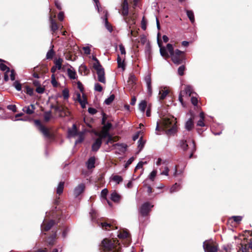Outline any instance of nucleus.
<instances>
[{
  "instance_id": "nucleus-63",
  "label": "nucleus",
  "mask_w": 252,
  "mask_h": 252,
  "mask_svg": "<svg viewBox=\"0 0 252 252\" xmlns=\"http://www.w3.org/2000/svg\"><path fill=\"white\" fill-rule=\"evenodd\" d=\"M119 47V49H120L121 54L125 55L126 51H125V48L124 46L122 44H120Z\"/></svg>"
},
{
  "instance_id": "nucleus-61",
  "label": "nucleus",
  "mask_w": 252,
  "mask_h": 252,
  "mask_svg": "<svg viewBox=\"0 0 252 252\" xmlns=\"http://www.w3.org/2000/svg\"><path fill=\"white\" fill-rule=\"evenodd\" d=\"M83 50L84 51L85 54L87 55L90 54L91 50L89 46H85L83 47Z\"/></svg>"
},
{
  "instance_id": "nucleus-52",
  "label": "nucleus",
  "mask_w": 252,
  "mask_h": 252,
  "mask_svg": "<svg viewBox=\"0 0 252 252\" xmlns=\"http://www.w3.org/2000/svg\"><path fill=\"white\" fill-rule=\"evenodd\" d=\"M115 146H118V147H120V149L123 151V152H124L125 151H126V145L125 144H116L115 145Z\"/></svg>"
},
{
  "instance_id": "nucleus-3",
  "label": "nucleus",
  "mask_w": 252,
  "mask_h": 252,
  "mask_svg": "<svg viewBox=\"0 0 252 252\" xmlns=\"http://www.w3.org/2000/svg\"><path fill=\"white\" fill-rule=\"evenodd\" d=\"M101 244L103 249V252H120V243L117 245L114 243V241L104 239Z\"/></svg>"
},
{
  "instance_id": "nucleus-44",
  "label": "nucleus",
  "mask_w": 252,
  "mask_h": 252,
  "mask_svg": "<svg viewBox=\"0 0 252 252\" xmlns=\"http://www.w3.org/2000/svg\"><path fill=\"white\" fill-rule=\"evenodd\" d=\"M191 147L190 148V150H191V153L189 157V158H192L193 153L196 151V147H195L194 141H191Z\"/></svg>"
},
{
  "instance_id": "nucleus-58",
  "label": "nucleus",
  "mask_w": 252,
  "mask_h": 252,
  "mask_svg": "<svg viewBox=\"0 0 252 252\" xmlns=\"http://www.w3.org/2000/svg\"><path fill=\"white\" fill-rule=\"evenodd\" d=\"M8 109L11 110L13 112L17 111V108L15 105H9L7 106Z\"/></svg>"
},
{
  "instance_id": "nucleus-59",
  "label": "nucleus",
  "mask_w": 252,
  "mask_h": 252,
  "mask_svg": "<svg viewBox=\"0 0 252 252\" xmlns=\"http://www.w3.org/2000/svg\"><path fill=\"white\" fill-rule=\"evenodd\" d=\"M147 40V38H146L145 35L143 34V35L140 36V42L142 44H145L146 43Z\"/></svg>"
},
{
  "instance_id": "nucleus-19",
  "label": "nucleus",
  "mask_w": 252,
  "mask_h": 252,
  "mask_svg": "<svg viewBox=\"0 0 252 252\" xmlns=\"http://www.w3.org/2000/svg\"><path fill=\"white\" fill-rule=\"evenodd\" d=\"M95 158L94 157H92L89 158L86 162V164L88 169H91L94 167Z\"/></svg>"
},
{
  "instance_id": "nucleus-27",
  "label": "nucleus",
  "mask_w": 252,
  "mask_h": 252,
  "mask_svg": "<svg viewBox=\"0 0 252 252\" xmlns=\"http://www.w3.org/2000/svg\"><path fill=\"white\" fill-rule=\"evenodd\" d=\"M194 124L193 119L190 118L185 124V128L188 130H190L193 127Z\"/></svg>"
},
{
  "instance_id": "nucleus-11",
  "label": "nucleus",
  "mask_w": 252,
  "mask_h": 252,
  "mask_svg": "<svg viewBox=\"0 0 252 252\" xmlns=\"http://www.w3.org/2000/svg\"><path fill=\"white\" fill-rule=\"evenodd\" d=\"M144 81L146 84L148 93L150 95H151L152 93V80L150 74H148L145 76Z\"/></svg>"
},
{
  "instance_id": "nucleus-40",
  "label": "nucleus",
  "mask_w": 252,
  "mask_h": 252,
  "mask_svg": "<svg viewBox=\"0 0 252 252\" xmlns=\"http://www.w3.org/2000/svg\"><path fill=\"white\" fill-rule=\"evenodd\" d=\"M81 104L82 108H85L86 107V105L87 103V98L84 96V94L82 95V98L78 101Z\"/></svg>"
},
{
  "instance_id": "nucleus-26",
  "label": "nucleus",
  "mask_w": 252,
  "mask_h": 252,
  "mask_svg": "<svg viewBox=\"0 0 252 252\" xmlns=\"http://www.w3.org/2000/svg\"><path fill=\"white\" fill-rule=\"evenodd\" d=\"M110 198L113 201L118 202L120 200L121 196L116 191H114L111 194Z\"/></svg>"
},
{
  "instance_id": "nucleus-8",
  "label": "nucleus",
  "mask_w": 252,
  "mask_h": 252,
  "mask_svg": "<svg viewBox=\"0 0 252 252\" xmlns=\"http://www.w3.org/2000/svg\"><path fill=\"white\" fill-rule=\"evenodd\" d=\"M86 186L85 184L81 183L77 186L73 190V195L75 197H78L85 190Z\"/></svg>"
},
{
  "instance_id": "nucleus-15",
  "label": "nucleus",
  "mask_w": 252,
  "mask_h": 252,
  "mask_svg": "<svg viewBox=\"0 0 252 252\" xmlns=\"http://www.w3.org/2000/svg\"><path fill=\"white\" fill-rule=\"evenodd\" d=\"M96 71V73L98 76V80L102 83H105V73L103 68L99 69Z\"/></svg>"
},
{
  "instance_id": "nucleus-48",
  "label": "nucleus",
  "mask_w": 252,
  "mask_h": 252,
  "mask_svg": "<svg viewBox=\"0 0 252 252\" xmlns=\"http://www.w3.org/2000/svg\"><path fill=\"white\" fill-rule=\"evenodd\" d=\"M231 219L237 223H239L242 220V217L240 216H234L231 217Z\"/></svg>"
},
{
  "instance_id": "nucleus-36",
  "label": "nucleus",
  "mask_w": 252,
  "mask_h": 252,
  "mask_svg": "<svg viewBox=\"0 0 252 252\" xmlns=\"http://www.w3.org/2000/svg\"><path fill=\"white\" fill-rule=\"evenodd\" d=\"M63 62V60L61 58H59L58 59H56L54 61V63L55 64V67L57 68L58 69L60 70L62 68V64Z\"/></svg>"
},
{
  "instance_id": "nucleus-24",
  "label": "nucleus",
  "mask_w": 252,
  "mask_h": 252,
  "mask_svg": "<svg viewBox=\"0 0 252 252\" xmlns=\"http://www.w3.org/2000/svg\"><path fill=\"white\" fill-rule=\"evenodd\" d=\"M49 20L51 23L50 27L51 31L55 32L58 30V26L55 20L52 18L51 16H50Z\"/></svg>"
},
{
  "instance_id": "nucleus-28",
  "label": "nucleus",
  "mask_w": 252,
  "mask_h": 252,
  "mask_svg": "<svg viewBox=\"0 0 252 252\" xmlns=\"http://www.w3.org/2000/svg\"><path fill=\"white\" fill-rule=\"evenodd\" d=\"M128 13V5L127 1L125 0L123 4L122 14L124 16Z\"/></svg>"
},
{
  "instance_id": "nucleus-14",
  "label": "nucleus",
  "mask_w": 252,
  "mask_h": 252,
  "mask_svg": "<svg viewBox=\"0 0 252 252\" xmlns=\"http://www.w3.org/2000/svg\"><path fill=\"white\" fill-rule=\"evenodd\" d=\"M136 78L134 75L130 74L128 80L127 81V85L130 89L133 88V86L136 84Z\"/></svg>"
},
{
  "instance_id": "nucleus-46",
  "label": "nucleus",
  "mask_w": 252,
  "mask_h": 252,
  "mask_svg": "<svg viewBox=\"0 0 252 252\" xmlns=\"http://www.w3.org/2000/svg\"><path fill=\"white\" fill-rule=\"evenodd\" d=\"M51 117V112L50 111L46 112L44 114V118L46 122L49 121Z\"/></svg>"
},
{
  "instance_id": "nucleus-35",
  "label": "nucleus",
  "mask_w": 252,
  "mask_h": 252,
  "mask_svg": "<svg viewBox=\"0 0 252 252\" xmlns=\"http://www.w3.org/2000/svg\"><path fill=\"white\" fill-rule=\"evenodd\" d=\"M146 107L147 102L145 100L141 101L139 104V109L142 113H144Z\"/></svg>"
},
{
  "instance_id": "nucleus-57",
  "label": "nucleus",
  "mask_w": 252,
  "mask_h": 252,
  "mask_svg": "<svg viewBox=\"0 0 252 252\" xmlns=\"http://www.w3.org/2000/svg\"><path fill=\"white\" fill-rule=\"evenodd\" d=\"M94 90L96 91L100 92L102 90V87L99 84L95 83L94 85Z\"/></svg>"
},
{
  "instance_id": "nucleus-20",
  "label": "nucleus",
  "mask_w": 252,
  "mask_h": 252,
  "mask_svg": "<svg viewBox=\"0 0 252 252\" xmlns=\"http://www.w3.org/2000/svg\"><path fill=\"white\" fill-rule=\"evenodd\" d=\"M169 93V91L165 89V88H161L159 91V99L160 100L164 99Z\"/></svg>"
},
{
  "instance_id": "nucleus-17",
  "label": "nucleus",
  "mask_w": 252,
  "mask_h": 252,
  "mask_svg": "<svg viewBox=\"0 0 252 252\" xmlns=\"http://www.w3.org/2000/svg\"><path fill=\"white\" fill-rule=\"evenodd\" d=\"M102 144V141L100 138H97L92 146V150L94 152H96L100 147Z\"/></svg>"
},
{
  "instance_id": "nucleus-22",
  "label": "nucleus",
  "mask_w": 252,
  "mask_h": 252,
  "mask_svg": "<svg viewBox=\"0 0 252 252\" xmlns=\"http://www.w3.org/2000/svg\"><path fill=\"white\" fill-rule=\"evenodd\" d=\"M68 68L67 70V74L68 77L71 79H75L77 78V74L73 68Z\"/></svg>"
},
{
  "instance_id": "nucleus-56",
  "label": "nucleus",
  "mask_w": 252,
  "mask_h": 252,
  "mask_svg": "<svg viewBox=\"0 0 252 252\" xmlns=\"http://www.w3.org/2000/svg\"><path fill=\"white\" fill-rule=\"evenodd\" d=\"M0 69L2 71H5V72L6 71H10L9 68L6 65H5L4 64H3V63H0Z\"/></svg>"
},
{
  "instance_id": "nucleus-38",
  "label": "nucleus",
  "mask_w": 252,
  "mask_h": 252,
  "mask_svg": "<svg viewBox=\"0 0 252 252\" xmlns=\"http://www.w3.org/2000/svg\"><path fill=\"white\" fill-rule=\"evenodd\" d=\"M111 179L117 184L122 182L123 181V178L119 175H114L112 177Z\"/></svg>"
},
{
  "instance_id": "nucleus-21",
  "label": "nucleus",
  "mask_w": 252,
  "mask_h": 252,
  "mask_svg": "<svg viewBox=\"0 0 252 252\" xmlns=\"http://www.w3.org/2000/svg\"><path fill=\"white\" fill-rule=\"evenodd\" d=\"M35 108L33 104H31L30 106L24 107L22 110L27 114L31 115L34 113Z\"/></svg>"
},
{
  "instance_id": "nucleus-39",
  "label": "nucleus",
  "mask_w": 252,
  "mask_h": 252,
  "mask_svg": "<svg viewBox=\"0 0 252 252\" xmlns=\"http://www.w3.org/2000/svg\"><path fill=\"white\" fill-rule=\"evenodd\" d=\"M53 45H52V48L47 52L46 56L47 59H52L54 56L55 52L53 49Z\"/></svg>"
},
{
  "instance_id": "nucleus-4",
  "label": "nucleus",
  "mask_w": 252,
  "mask_h": 252,
  "mask_svg": "<svg viewBox=\"0 0 252 252\" xmlns=\"http://www.w3.org/2000/svg\"><path fill=\"white\" fill-rule=\"evenodd\" d=\"M203 247L205 252H217L218 250V246L213 239L205 241Z\"/></svg>"
},
{
  "instance_id": "nucleus-18",
  "label": "nucleus",
  "mask_w": 252,
  "mask_h": 252,
  "mask_svg": "<svg viewBox=\"0 0 252 252\" xmlns=\"http://www.w3.org/2000/svg\"><path fill=\"white\" fill-rule=\"evenodd\" d=\"M54 224V221L53 220H51L47 224L45 223V221H43L41 226V229L45 231H48L51 228Z\"/></svg>"
},
{
  "instance_id": "nucleus-54",
  "label": "nucleus",
  "mask_w": 252,
  "mask_h": 252,
  "mask_svg": "<svg viewBox=\"0 0 252 252\" xmlns=\"http://www.w3.org/2000/svg\"><path fill=\"white\" fill-rule=\"evenodd\" d=\"M185 69V67L184 65L180 66L178 69V72L179 75L182 76L184 74V72Z\"/></svg>"
},
{
  "instance_id": "nucleus-49",
  "label": "nucleus",
  "mask_w": 252,
  "mask_h": 252,
  "mask_svg": "<svg viewBox=\"0 0 252 252\" xmlns=\"http://www.w3.org/2000/svg\"><path fill=\"white\" fill-rule=\"evenodd\" d=\"M62 93H63V97L64 99H67L68 98L69 95V91L67 89H64V90H63Z\"/></svg>"
},
{
  "instance_id": "nucleus-42",
  "label": "nucleus",
  "mask_w": 252,
  "mask_h": 252,
  "mask_svg": "<svg viewBox=\"0 0 252 252\" xmlns=\"http://www.w3.org/2000/svg\"><path fill=\"white\" fill-rule=\"evenodd\" d=\"M94 2L95 3V8L97 10L98 13H101V12L103 13V9H102L101 7H99V3L98 0H93Z\"/></svg>"
},
{
  "instance_id": "nucleus-25",
  "label": "nucleus",
  "mask_w": 252,
  "mask_h": 252,
  "mask_svg": "<svg viewBox=\"0 0 252 252\" xmlns=\"http://www.w3.org/2000/svg\"><path fill=\"white\" fill-rule=\"evenodd\" d=\"M118 236L120 239H126V241H129V234L126 231L121 232L118 234Z\"/></svg>"
},
{
  "instance_id": "nucleus-60",
  "label": "nucleus",
  "mask_w": 252,
  "mask_h": 252,
  "mask_svg": "<svg viewBox=\"0 0 252 252\" xmlns=\"http://www.w3.org/2000/svg\"><path fill=\"white\" fill-rule=\"evenodd\" d=\"M108 191L107 189H102L101 192V197L106 199V196L108 193Z\"/></svg>"
},
{
  "instance_id": "nucleus-50",
  "label": "nucleus",
  "mask_w": 252,
  "mask_h": 252,
  "mask_svg": "<svg viewBox=\"0 0 252 252\" xmlns=\"http://www.w3.org/2000/svg\"><path fill=\"white\" fill-rule=\"evenodd\" d=\"M13 86L18 91H20L22 89L21 84L17 81L14 83Z\"/></svg>"
},
{
  "instance_id": "nucleus-31",
  "label": "nucleus",
  "mask_w": 252,
  "mask_h": 252,
  "mask_svg": "<svg viewBox=\"0 0 252 252\" xmlns=\"http://www.w3.org/2000/svg\"><path fill=\"white\" fill-rule=\"evenodd\" d=\"M109 133L108 131H106L104 130H101L99 134H98L97 135L98 136V138H100L101 141H102V140L105 138L107 137L109 135Z\"/></svg>"
},
{
  "instance_id": "nucleus-5",
  "label": "nucleus",
  "mask_w": 252,
  "mask_h": 252,
  "mask_svg": "<svg viewBox=\"0 0 252 252\" xmlns=\"http://www.w3.org/2000/svg\"><path fill=\"white\" fill-rule=\"evenodd\" d=\"M194 93L193 89L192 87L189 85H185L184 90L181 91L179 96V100L181 103L182 105H183V97L185 95H186L188 97L191 95V94Z\"/></svg>"
},
{
  "instance_id": "nucleus-9",
  "label": "nucleus",
  "mask_w": 252,
  "mask_h": 252,
  "mask_svg": "<svg viewBox=\"0 0 252 252\" xmlns=\"http://www.w3.org/2000/svg\"><path fill=\"white\" fill-rule=\"evenodd\" d=\"M34 123L37 126H38V129L45 137H50V135L48 129L43 126L39 120H35Z\"/></svg>"
},
{
  "instance_id": "nucleus-23",
  "label": "nucleus",
  "mask_w": 252,
  "mask_h": 252,
  "mask_svg": "<svg viewBox=\"0 0 252 252\" xmlns=\"http://www.w3.org/2000/svg\"><path fill=\"white\" fill-rule=\"evenodd\" d=\"M200 120L197 123V126H205L204 124L205 114L204 112H201L199 114Z\"/></svg>"
},
{
  "instance_id": "nucleus-43",
  "label": "nucleus",
  "mask_w": 252,
  "mask_h": 252,
  "mask_svg": "<svg viewBox=\"0 0 252 252\" xmlns=\"http://www.w3.org/2000/svg\"><path fill=\"white\" fill-rule=\"evenodd\" d=\"M56 239V235H53L50 237H49L47 240V243L49 245L52 246L53 245L54 243V241Z\"/></svg>"
},
{
  "instance_id": "nucleus-6",
  "label": "nucleus",
  "mask_w": 252,
  "mask_h": 252,
  "mask_svg": "<svg viewBox=\"0 0 252 252\" xmlns=\"http://www.w3.org/2000/svg\"><path fill=\"white\" fill-rule=\"evenodd\" d=\"M90 215L91 217V220L93 222H96L98 223V226L102 227L103 229L105 230H108L109 228H111L112 225L107 222H101L99 223L96 220V212L95 210L92 209L90 212Z\"/></svg>"
},
{
  "instance_id": "nucleus-51",
  "label": "nucleus",
  "mask_w": 252,
  "mask_h": 252,
  "mask_svg": "<svg viewBox=\"0 0 252 252\" xmlns=\"http://www.w3.org/2000/svg\"><path fill=\"white\" fill-rule=\"evenodd\" d=\"M157 172L156 170H153L149 175V178L152 181L154 180L155 177L156 176Z\"/></svg>"
},
{
  "instance_id": "nucleus-64",
  "label": "nucleus",
  "mask_w": 252,
  "mask_h": 252,
  "mask_svg": "<svg viewBox=\"0 0 252 252\" xmlns=\"http://www.w3.org/2000/svg\"><path fill=\"white\" fill-rule=\"evenodd\" d=\"M55 4L56 6V7L59 9V10H61L62 9V4H61V3L59 1V0H55Z\"/></svg>"
},
{
  "instance_id": "nucleus-41",
  "label": "nucleus",
  "mask_w": 252,
  "mask_h": 252,
  "mask_svg": "<svg viewBox=\"0 0 252 252\" xmlns=\"http://www.w3.org/2000/svg\"><path fill=\"white\" fill-rule=\"evenodd\" d=\"M114 98H115L114 94H111V95H110V96L109 97H108L107 98H106L105 100L104 103L107 105H109L112 102V101L114 100Z\"/></svg>"
},
{
  "instance_id": "nucleus-34",
  "label": "nucleus",
  "mask_w": 252,
  "mask_h": 252,
  "mask_svg": "<svg viewBox=\"0 0 252 252\" xmlns=\"http://www.w3.org/2000/svg\"><path fill=\"white\" fill-rule=\"evenodd\" d=\"M186 13H187V15L188 18H189V19L190 20V22L192 23H193L194 22L195 20H194V13H193V11L191 10H187Z\"/></svg>"
},
{
  "instance_id": "nucleus-32",
  "label": "nucleus",
  "mask_w": 252,
  "mask_h": 252,
  "mask_svg": "<svg viewBox=\"0 0 252 252\" xmlns=\"http://www.w3.org/2000/svg\"><path fill=\"white\" fill-rule=\"evenodd\" d=\"M117 63L118 67L125 69L124 59L121 58L119 55H118L117 57Z\"/></svg>"
},
{
  "instance_id": "nucleus-47",
  "label": "nucleus",
  "mask_w": 252,
  "mask_h": 252,
  "mask_svg": "<svg viewBox=\"0 0 252 252\" xmlns=\"http://www.w3.org/2000/svg\"><path fill=\"white\" fill-rule=\"evenodd\" d=\"M145 142L142 140V137L140 138L138 141V148L141 150L144 147Z\"/></svg>"
},
{
  "instance_id": "nucleus-2",
  "label": "nucleus",
  "mask_w": 252,
  "mask_h": 252,
  "mask_svg": "<svg viewBox=\"0 0 252 252\" xmlns=\"http://www.w3.org/2000/svg\"><path fill=\"white\" fill-rule=\"evenodd\" d=\"M167 48L170 54L172 62L177 64L181 63L183 60L182 56V54L184 53L183 52L178 49L174 51L173 46L170 43L167 44Z\"/></svg>"
},
{
  "instance_id": "nucleus-7",
  "label": "nucleus",
  "mask_w": 252,
  "mask_h": 252,
  "mask_svg": "<svg viewBox=\"0 0 252 252\" xmlns=\"http://www.w3.org/2000/svg\"><path fill=\"white\" fill-rule=\"evenodd\" d=\"M153 206L154 205L149 202L144 203L140 209L141 215L144 217L147 216Z\"/></svg>"
},
{
  "instance_id": "nucleus-1",
  "label": "nucleus",
  "mask_w": 252,
  "mask_h": 252,
  "mask_svg": "<svg viewBox=\"0 0 252 252\" xmlns=\"http://www.w3.org/2000/svg\"><path fill=\"white\" fill-rule=\"evenodd\" d=\"M176 119L173 117H167L162 119L160 123L157 122L156 130L160 128L165 130L167 134H172L176 131Z\"/></svg>"
},
{
  "instance_id": "nucleus-10",
  "label": "nucleus",
  "mask_w": 252,
  "mask_h": 252,
  "mask_svg": "<svg viewBox=\"0 0 252 252\" xmlns=\"http://www.w3.org/2000/svg\"><path fill=\"white\" fill-rule=\"evenodd\" d=\"M158 46L160 48L159 51L160 54L161 56L163 57L165 59H167L169 58L170 55L168 54L167 50V47L165 48L164 47L161 46V44L160 42L159 41L158 38Z\"/></svg>"
},
{
  "instance_id": "nucleus-30",
  "label": "nucleus",
  "mask_w": 252,
  "mask_h": 252,
  "mask_svg": "<svg viewBox=\"0 0 252 252\" xmlns=\"http://www.w3.org/2000/svg\"><path fill=\"white\" fill-rule=\"evenodd\" d=\"M181 187L180 184L175 183L173 185L170 189V192L173 193L181 189Z\"/></svg>"
},
{
  "instance_id": "nucleus-16",
  "label": "nucleus",
  "mask_w": 252,
  "mask_h": 252,
  "mask_svg": "<svg viewBox=\"0 0 252 252\" xmlns=\"http://www.w3.org/2000/svg\"><path fill=\"white\" fill-rule=\"evenodd\" d=\"M161 170V175L168 176L169 169L168 167V163L167 161H163L162 166L160 168Z\"/></svg>"
},
{
  "instance_id": "nucleus-13",
  "label": "nucleus",
  "mask_w": 252,
  "mask_h": 252,
  "mask_svg": "<svg viewBox=\"0 0 252 252\" xmlns=\"http://www.w3.org/2000/svg\"><path fill=\"white\" fill-rule=\"evenodd\" d=\"M102 13L104 14V17H102V19L104 23L105 28L109 32H111L113 29L112 26L109 24L107 20V11L106 10H103Z\"/></svg>"
},
{
  "instance_id": "nucleus-53",
  "label": "nucleus",
  "mask_w": 252,
  "mask_h": 252,
  "mask_svg": "<svg viewBox=\"0 0 252 252\" xmlns=\"http://www.w3.org/2000/svg\"><path fill=\"white\" fill-rule=\"evenodd\" d=\"M111 126L112 125L110 123H108L104 125L102 129L106 131L109 132V130L111 128Z\"/></svg>"
},
{
  "instance_id": "nucleus-37",
  "label": "nucleus",
  "mask_w": 252,
  "mask_h": 252,
  "mask_svg": "<svg viewBox=\"0 0 252 252\" xmlns=\"http://www.w3.org/2000/svg\"><path fill=\"white\" fill-rule=\"evenodd\" d=\"M63 188H64V182H61L59 184V185L57 187V193L59 195L61 194L63 191Z\"/></svg>"
},
{
  "instance_id": "nucleus-62",
  "label": "nucleus",
  "mask_w": 252,
  "mask_h": 252,
  "mask_svg": "<svg viewBox=\"0 0 252 252\" xmlns=\"http://www.w3.org/2000/svg\"><path fill=\"white\" fill-rule=\"evenodd\" d=\"M26 93L30 95H32L33 89L28 86L26 87Z\"/></svg>"
},
{
  "instance_id": "nucleus-29",
  "label": "nucleus",
  "mask_w": 252,
  "mask_h": 252,
  "mask_svg": "<svg viewBox=\"0 0 252 252\" xmlns=\"http://www.w3.org/2000/svg\"><path fill=\"white\" fill-rule=\"evenodd\" d=\"M68 135L70 137H73L77 135V130L75 125H73L71 129H68Z\"/></svg>"
},
{
  "instance_id": "nucleus-33",
  "label": "nucleus",
  "mask_w": 252,
  "mask_h": 252,
  "mask_svg": "<svg viewBox=\"0 0 252 252\" xmlns=\"http://www.w3.org/2000/svg\"><path fill=\"white\" fill-rule=\"evenodd\" d=\"M250 251L251 250L247 244H241L238 252H251Z\"/></svg>"
},
{
  "instance_id": "nucleus-12",
  "label": "nucleus",
  "mask_w": 252,
  "mask_h": 252,
  "mask_svg": "<svg viewBox=\"0 0 252 252\" xmlns=\"http://www.w3.org/2000/svg\"><path fill=\"white\" fill-rule=\"evenodd\" d=\"M191 141H193L191 139L187 140H182L180 142V146L182 150L186 151L188 150L189 146H190V148L191 147Z\"/></svg>"
},
{
  "instance_id": "nucleus-55",
  "label": "nucleus",
  "mask_w": 252,
  "mask_h": 252,
  "mask_svg": "<svg viewBox=\"0 0 252 252\" xmlns=\"http://www.w3.org/2000/svg\"><path fill=\"white\" fill-rule=\"evenodd\" d=\"M151 53V49L150 45L148 44L146 46L145 54L147 56H150Z\"/></svg>"
},
{
  "instance_id": "nucleus-45",
  "label": "nucleus",
  "mask_w": 252,
  "mask_h": 252,
  "mask_svg": "<svg viewBox=\"0 0 252 252\" xmlns=\"http://www.w3.org/2000/svg\"><path fill=\"white\" fill-rule=\"evenodd\" d=\"M93 67L96 70H97L99 69H101L103 68L101 64H100L98 60H97L94 62V63L93 64Z\"/></svg>"
}]
</instances>
